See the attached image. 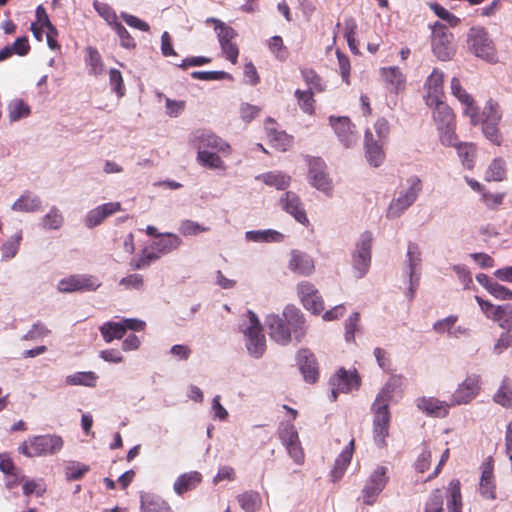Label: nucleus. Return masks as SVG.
Masks as SVG:
<instances>
[{
    "label": "nucleus",
    "mask_w": 512,
    "mask_h": 512,
    "mask_svg": "<svg viewBox=\"0 0 512 512\" xmlns=\"http://www.w3.org/2000/svg\"><path fill=\"white\" fill-rule=\"evenodd\" d=\"M480 494L487 499H495V484L493 480V466L490 463L484 465L482 469L480 484Z\"/></svg>",
    "instance_id": "7c9ffc66"
},
{
    "label": "nucleus",
    "mask_w": 512,
    "mask_h": 512,
    "mask_svg": "<svg viewBox=\"0 0 512 512\" xmlns=\"http://www.w3.org/2000/svg\"><path fill=\"white\" fill-rule=\"evenodd\" d=\"M477 303L479 304L481 310L485 315L492 319L493 321L499 320L501 318V312L503 311V305H494L490 301L484 300L479 296L475 297Z\"/></svg>",
    "instance_id": "09e8293b"
},
{
    "label": "nucleus",
    "mask_w": 512,
    "mask_h": 512,
    "mask_svg": "<svg viewBox=\"0 0 512 512\" xmlns=\"http://www.w3.org/2000/svg\"><path fill=\"white\" fill-rule=\"evenodd\" d=\"M329 383L332 387V401H336L339 393H349L352 390H358L361 385V377L356 369L346 370L339 368L330 378Z\"/></svg>",
    "instance_id": "6e6552de"
},
{
    "label": "nucleus",
    "mask_w": 512,
    "mask_h": 512,
    "mask_svg": "<svg viewBox=\"0 0 512 512\" xmlns=\"http://www.w3.org/2000/svg\"><path fill=\"white\" fill-rule=\"evenodd\" d=\"M497 322L502 329L512 332V304L503 305L501 318Z\"/></svg>",
    "instance_id": "774afa93"
},
{
    "label": "nucleus",
    "mask_w": 512,
    "mask_h": 512,
    "mask_svg": "<svg viewBox=\"0 0 512 512\" xmlns=\"http://www.w3.org/2000/svg\"><path fill=\"white\" fill-rule=\"evenodd\" d=\"M417 407L426 412L428 415L435 417H445L449 413V408L452 406L444 401H440L434 397H422L416 401Z\"/></svg>",
    "instance_id": "393cba45"
},
{
    "label": "nucleus",
    "mask_w": 512,
    "mask_h": 512,
    "mask_svg": "<svg viewBox=\"0 0 512 512\" xmlns=\"http://www.w3.org/2000/svg\"><path fill=\"white\" fill-rule=\"evenodd\" d=\"M109 82L112 90L119 96L122 97L125 94V86L122 78V74L117 69H111L109 71Z\"/></svg>",
    "instance_id": "680f3d73"
},
{
    "label": "nucleus",
    "mask_w": 512,
    "mask_h": 512,
    "mask_svg": "<svg viewBox=\"0 0 512 512\" xmlns=\"http://www.w3.org/2000/svg\"><path fill=\"white\" fill-rule=\"evenodd\" d=\"M424 512H444L443 493L440 489L431 492L425 503Z\"/></svg>",
    "instance_id": "3c124183"
},
{
    "label": "nucleus",
    "mask_w": 512,
    "mask_h": 512,
    "mask_svg": "<svg viewBox=\"0 0 512 512\" xmlns=\"http://www.w3.org/2000/svg\"><path fill=\"white\" fill-rule=\"evenodd\" d=\"M354 439H351L349 444L343 449L335 460L334 468L331 471V476L334 481L339 480L345 473L349 466L353 453H354Z\"/></svg>",
    "instance_id": "cd10ccee"
},
{
    "label": "nucleus",
    "mask_w": 512,
    "mask_h": 512,
    "mask_svg": "<svg viewBox=\"0 0 512 512\" xmlns=\"http://www.w3.org/2000/svg\"><path fill=\"white\" fill-rule=\"evenodd\" d=\"M482 379L478 374L468 375L456 388L451 397V405L468 404L474 400L481 391Z\"/></svg>",
    "instance_id": "ddd939ff"
},
{
    "label": "nucleus",
    "mask_w": 512,
    "mask_h": 512,
    "mask_svg": "<svg viewBox=\"0 0 512 512\" xmlns=\"http://www.w3.org/2000/svg\"><path fill=\"white\" fill-rule=\"evenodd\" d=\"M373 415V439L379 447L386 446V438L389 436L391 412L389 403L375 399L371 405Z\"/></svg>",
    "instance_id": "39448f33"
},
{
    "label": "nucleus",
    "mask_w": 512,
    "mask_h": 512,
    "mask_svg": "<svg viewBox=\"0 0 512 512\" xmlns=\"http://www.w3.org/2000/svg\"><path fill=\"white\" fill-rule=\"evenodd\" d=\"M433 117L440 132V141L446 146L455 145L457 135L455 133V115L452 109L442 101L435 102Z\"/></svg>",
    "instance_id": "7ed1b4c3"
},
{
    "label": "nucleus",
    "mask_w": 512,
    "mask_h": 512,
    "mask_svg": "<svg viewBox=\"0 0 512 512\" xmlns=\"http://www.w3.org/2000/svg\"><path fill=\"white\" fill-rule=\"evenodd\" d=\"M237 501L245 512H256L262 505L260 494L252 490L239 494Z\"/></svg>",
    "instance_id": "4c0bfd02"
},
{
    "label": "nucleus",
    "mask_w": 512,
    "mask_h": 512,
    "mask_svg": "<svg viewBox=\"0 0 512 512\" xmlns=\"http://www.w3.org/2000/svg\"><path fill=\"white\" fill-rule=\"evenodd\" d=\"M269 50L280 60L288 57V50L281 36H273L268 41Z\"/></svg>",
    "instance_id": "6e6d98bb"
},
{
    "label": "nucleus",
    "mask_w": 512,
    "mask_h": 512,
    "mask_svg": "<svg viewBox=\"0 0 512 512\" xmlns=\"http://www.w3.org/2000/svg\"><path fill=\"white\" fill-rule=\"evenodd\" d=\"M197 160L201 165L210 169H225L224 162L220 156L215 153L198 151Z\"/></svg>",
    "instance_id": "de8ad7c7"
},
{
    "label": "nucleus",
    "mask_w": 512,
    "mask_h": 512,
    "mask_svg": "<svg viewBox=\"0 0 512 512\" xmlns=\"http://www.w3.org/2000/svg\"><path fill=\"white\" fill-rule=\"evenodd\" d=\"M404 381L405 379L403 376L392 375L380 390V392L376 395L375 399L388 402L390 404L394 393L402 388Z\"/></svg>",
    "instance_id": "72a5a7b5"
},
{
    "label": "nucleus",
    "mask_w": 512,
    "mask_h": 512,
    "mask_svg": "<svg viewBox=\"0 0 512 512\" xmlns=\"http://www.w3.org/2000/svg\"><path fill=\"white\" fill-rule=\"evenodd\" d=\"M454 146L457 148L463 166L472 170L475 166L476 146L473 143H460L458 145L455 143Z\"/></svg>",
    "instance_id": "ea45409f"
},
{
    "label": "nucleus",
    "mask_w": 512,
    "mask_h": 512,
    "mask_svg": "<svg viewBox=\"0 0 512 512\" xmlns=\"http://www.w3.org/2000/svg\"><path fill=\"white\" fill-rule=\"evenodd\" d=\"M266 324L270 338L281 345L291 342V330L298 342L302 341L306 335V320L303 313L294 305L285 307L283 317L269 315Z\"/></svg>",
    "instance_id": "f257e3e1"
},
{
    "label": "nucleus",
    "mask_w": 512,
    "mask_h": 512,
    "mask_svg": "<svg viewBox=\"0 0 512 512\" xmlns=\"http://www.w3.org/2000/svg\"><path fill=\"white\" fill-rule=\"evenodd\" d=\"M389 482L388 468L378 465L368 476L358 500L364 505L372 506Z\"/></svg>",
    "instance_id": "20e7f679"
},
{
    "label": "nucleus",
    "mask_w": 512,
    "mask_h": 512,
    "mask_svg": "<svg viewBox=\"0 0 512 512\" xmlns=\"http://www.w3.org/2000/svg\"><path fill=\"white\" fill-rule=\"evenodd\" d=\"M301 75L309 90L316 91L317 93L325 91V84L323 83L321 76L315 70L311 68H303L301 69Z\"/></svg>",
    "instance_id": "79ce46f5"
},
{
    "label": "nucleus",
    "mask_w": 512,
    "mask_h": 512,
    "mask_svg": "<svg viewBox=\"0 0 512 512\" xmlns=\"http://www.w3.org/2000/svg\"><path fill=\"white\" fill-rule=\"evenodd\" d=\"M381 75L389 92L397 94L405 89L406 78L399 67H384Z\"/></svg>",
    "instance_id": "b1692460"
},
{
    "label": "nucleus",
    "mask_w": 512,
    "mask_h": 512,
    "mask_svg": "<svg viewBox=\"0 0 512 512\" xmlns=\"http://www.w3.org/2000/svg\"><path fill=\"white\" fill-rule=\"evenodd\" d=\"M336 56L338 59V65L340 70V75L342 77V80L349 85L350 84V71H351V64L350 60L347 55L342 53L341 51H336Z\"/></svg>",
    "instance_id": "e2e57ef3"
},
{
    "label": "nucleus",
    "mask_w": 512,
    "mask_h": 512,
    "mask_svg": "<svg viewBox=\"0 0 512 512\" xmlns=\"http://www.w3.org/2000/svg\"><path fill=\"white\" fill-rule=\"evenodd\" d=\"M160 258V255L154 251L143 250L141 256L138 259H134L130 262L133 269L138 270L148 267L152 262Z\"/></svg>",
    "instance_id": "603ef678"
},
{
    "label": "nucleus",
    "mask_w": 512,
    "mask_h": 512,
    "mask_svg": "<svg viewBox=\"0 0 512 512\" xmlns=\"http://www.w3.org/2000/svg\"><path fill=\"white\" fill-rule=\"evenodd\" d=\"M430 7L440 19L446 21L450 26L456 27L460 23V19L458 17L450 13L441 5L434 3L431 4Z\"/></svg>",
    "instance_id": "0e129e2a"
},
{
    "label": "nucleus",
    "mask_w": 512,
    "mask_h": 512,
    "mask_svg": "<svg viewBox=\"0 0 512 512\" xmlns=\"http://www.w3.org/2000/svg\"><path fill=\"white\" fill-rule=\"evenodd\" d=\"M11 208L18 212H36L41 208V200L38 196L26 192L12 204Z\"/></svg>",
    "instance_id": "c9c22d12"
},
{
    "label": "nucleus",
    "mask_w": 512,
    "mask_h": 512,
    "mask_svg": "<svg viewBox=\"0 0 512 512\" xmlns=\"http://www.w3.org/2000/svg\"><path fill=\"white\" fill-rule=\"evenodd\" d=\"M288 268L293 273L300 276H309L315 270L314 260L308 254L300 250L290 252Z\"/></svg>",
    "instance_id": "4be33fe9"
},
{
    "label": "nucleus",
    "mask_w": 512,
    "mask_h": 512,
    "mask_svg": "<svg viewBox=\"0 0 512 512\" xmlns=\"http://www.w3.org/2000/svg\"><path fill=\"white\" fill-rule=\"evenodd\" d=\"M202 481L201 473L197 471H190L180 475L174 483V491L178 495L195 489Z\"/></svg>",
    "instance_id": "c756f323"
},
{
    "label": "nucleus",
    "mask_w": 512,
    "mask_h": 512,
    "mask_svg": "<svg viewBox=\"0 0 512 512\" xmlns=\"http://www.w3.org/2000/svg\"><path fill=\"white\" fill-rule=\"evenodd\" d=\"M308 181L316 188L328 195L332 193L333 182L327 171L325 161L320 157L308 159Z\"/></svg>",
    "instance_id": "0eeeda50"
},
{
    "label": "nucleus",
    "mask_w": 512,
    "mask_h": 512,
    "mask_svg": "<svg viewBox=\"0 0 512 512\" xmlns=\"http://www.w3.org/2000/svg\"><path fill=\"white\" fill-rule=\"evenodd\" d=\"M330 125L332 126L339 141L346 147H352L357 142L355 125L346 116H330Z\"/></svg>",
    "instance_id": "6ab92c4d"
},
{
    "label": "nucleus",
    "mask_w": 512,
    "mask_h": 512,
    "mask_svg": "<svg viewBox=\"0 0 512 512\" xmlns=\"http://www.w3.org/2000/svg\"><path fill=\"white\" fill-rule=\"evenodd\" d=\"M485 120L482 123V130L487 139L495 145H501L502 136L497 127L501 120V113L497 103L489 101L484 108Z\"/></svg>",
    "instance_id": "dca6fc26"
},
{
    "label": "nucleus",
    "mask_w": 512,
    "mask_h": 512,
    "mask_svg": "<svg viewBox=\"0 0 512 512\" xmlns=\"http://www.w3.org/2000/svg\"><path fill=\"white\" fill-rule=\"evenodd\" d=\"M191 76L194 79L204 80V81H214V80H223V79H232V75L225 71H194Z\"/></svg>",
    "instance_id": "5fc2aeb1"
},
{
    "label": "nucleus",
    "mask_w": 512,
    "mask_h": 512,
    "mask_svg": "<svg viewBox=\"0 0 512 512\" xmlns=\"http://www.w3.org/2000/svg\"><path fill=\"white\" fill-rule=\"evenodd\" d=\"M21 240V232H18L10 237L1 247L2 259L9 260L14 258L18 253Z\"/></svg>",
    "instance_id": "49530a36"
},
{
    "label": "nucleus",
    "mask_w": 512,
    "mask_h": 512,
    "mask_svg": "<svg viewBox=\"0 0 512 512\" xmlns=\"http://www.w3.org/2000/svg\"><path fill=\"white\" fill-rule=\"evenodd\" d=\"M30 113L29 106L22 100L14 101L9 107V117L12 121L27 117Z\"/></svg>",
    "instance_id": "13d9d810"
},
{
    "label": "nucleus",
    "mask_w": 512,
    "mask_h": 512,
    "mask_svg": "<svg viewBox=\"0 0 512 512\" xmlns=\"http://www.w3.org/2000/svg\"><path fill=\"white\" fill-rule=\"evenodd\" d=\"M93 6L98 14L105 19V21L112 27L117 23V15L115 11L106 3L94 1Z\"/></svg>",
    "instance_id": "4d7b16f0"
},
{
    "label": "nucleus",
    "mask_w": 512,
    "mask_h": 512,
    "mask_svg": "<svg viewBox=\"0 0 512 512\" xmlns=\"http://www.w3.org/2000/svg\"><path fill=\"white\" fill-rule=\"evenodd\" d=\"M280 203L283 210L292 215L297 222L305 226L309 225V220L307 218L301 199L295 192L287 191L281 197Z\"/></svg>",
    "instance_id": "412c9836"
},
{
    "label": "nucleus",
    "mask_w": 512,
    "mask_h": 512,
    "mask_svg": "<svg viewBox=\"0 0 512 512\" xmlns=\"http://www.w3.org/2000/svg\"><path fill=\"white\" fill-rule=\"evenodd\" d=\"M453 34L444 24L436 22L432 31V48L439 60L446 61L454 55Z\"/></svg>",
    "instance_id": "9b49d317"
},
{
    "label": "nucleus",
    "mask_w": 512,
    "mask_h": 512,
    "mask_svg": "<svg viewBox=\"0 0 512 512\" xmlns=\"http://www.w3.org/2000/svg\"><path fill=\"white\" fill-rule=\"evenodd\" d=\"M111 28L120 38V44L122 47L127 49H134L136 47V42L134 38L130 35L127 29L120 22L114 23V25Z\"/></svg>",
    "instance_id": "864d4df0"
},
{
    "label": "nucleus",
    "mask_w": 512,
    "mask_h": 512,
    "mask_svg": "<svg viewBox=\"0 0 512 512\" xmlns=\"http://www.w3.org/2000/svg\"><path fill=\"white\" fill-rule=\"evenodd\" d=\"M431 459H432V450L428 447H425L422 452L419 454L416 462H415V469L419 473L426 472L431 465Z\"/></svg>",
    "instance_id": "69168bd1"
},
{
    "label": "nucleus",
    "mask_w": 512,
    "mask_h": 512,
    "mask_svg": "<svg viewBox=\"0 0 512 512\" xmlns=\"http://www.w3.org/2000/svg\"><path fill=\"white\" fill-rule=\"evenodd\" d=\"M506 178V164L502 158H495L485 173V180L491 181H503Z\"/></svg>",
    "instance_id": "a19ab883"
},
{
    "label": "nucleus",
    "mask_w": 512,
    "mask_h": 512,
    "mask_svg": "<svg viewBox=\"0 0 512 512\" xmlns=\"http://www.w3.org/2000/svg\"><path fill=\"white\" fill-rule=\"evenodd\" d=\"M86 51L88 55L86 62L89 66V72L95 76L102 74L104 70V64L98 50L89 46Z\"/></svg>",
    "instance_id": "c03bdc74"
},
{
    "label": "nucleus",
    "mask_w": 512,
    "mask_h": 512,
    "mask_svg": "<svg viewBox=\"0 0 512 512\" xmlns=\"http://www.w3.org/2000/svg\"><path fill=\"white\" fill-rule=\"evenodd\" d=\"M63 216L59 210L55 207L51 208L50 211L42 218V226L47 230L59 229L63 224Z\"/></svg>",
    "instance_id": "8fccbe9b"
},
{
    "label": "nucleus",
    "mask_w": 512,
    "mask_h": 512,
    "mask_svg": "<svg viewBox=\"0 0 512 512\" xmlns=\"http://www.w3.org/2000/svg\"><path fill=\"white\" fill-rule=\"evenodd\" d=\"M247 314L250 325L244 331L247 338L246 346L250 354L259 358L266 350V340L263 334V328L254 312L249 310Z\"/></svg>",
    "instance_id": "9d476101"
},
{
    "label": "nucleus",
    "mask_w": 512,
    "mask_h": 512,
    "mask_svg": "<svg viewBox=\"0 0 512 512\" xmlns=\"http://www.w3.org/2000/svg\"><path fill=\"white\" fill-rule=\"evenodd\" d=\"M467 45L469 50L479 58L486 61H494L496 58L493 41L484 27L470 28L467 34Z\"/></svg>",
    "instance_id": "423d86ee"
},
{
    "label": "nucleus",
    "mask_w": 512,
    "mask_h": 512,
    "mask_svg": "<svg viewBox=\"0 0 512 512\" xmlns=\"http://www.w3.org/2000/svg\"><path fill=\"white\" fill-rule=\"evenodd\" d=\"M492 400L505 409L512 408V379L510 377L504 376L502 378L499 387L493 394Z\"/></svg>",
    "instance_id": "c85d7f7f"
},
{
    "label": "nucleus",
    "mask_w": 512,
    "mask_h": 512,
    "mask_svg": "<svg viewBox=\"0 0 512 512\" xmlns=\"http://www.w3.org/2000/svg\"><path fill=\"white\" fill-rule=\"evenodd\" d=\"M275 124L276 123L273 119H267L265 126L267 137L273 146L284 151L290 145L291 140L284 131H278L272 127Z\"/></svg>",
    "instance_id": "2f4dec72"
},
{
    "label": "nucleus",
    "mask_w": 512,
    "mask_h": 512,
    "mask_svg": "<svg viewBox=\"0 0 512 512\" xmlns=\"http://www.w3.org/2000/svg\"><path fill=\"white\" fill-rule=\"evenodd\" d=\"M365 154L367 161L370 165L374 167H379L384 159L385 153L383 151L382 145H380L373 137V134L370 130L365 132Z\"/></svg>",
    "instance_id": "a878e982"
},
{
    "label": "nucleus",
    "mask_w": 512,
    "mask_h": 512,
    "mask_svg": "<svg viewBox=\"0 0 512 512\" xmlns=\"http://www.w3.org/2000/svg\"><path fill=\"white\" fill-rule=\"evenodd\" d=\"M101 286L99 279L93 275L75 274L58 283V290L64 293L76 291H96Z\"/></svg>",
    "instance_id": "2eb2a0df"
},
{
    "label": "nucleus",
    "mask_w": 512,
    "mask_h": 512,
    "mask_svg": "<svg viewBox=\"0 0 512 512\" xmlns=\"http://www.w3.org/2000/svg\"><path fill=\"white\" fill-rule=\"evenodd\" d=\"M444 73L438 69H434L426 80L425 87L427 90L426 103L432 107L435 102L441 101L443 96Z\"/></svg>",
    "instance_id": "5701e85b"
},
{
    "label": "nucleus",
    "mask_w": 512,
    "mask_h": 512,
    "mask_svg": "<svg viewBox=\"0 0 512 512\" xmlns=\"http://www.w3.org/2000/svg\"><path fill=\"white\" fill-rule=\"evenodd\" d=\"M208 22H212L215 24V30L217 31V36L220 44L232 42L233 39L237 36L236 31L232 27L226 25L218 19L211 18L208 19Z\"/></svg>",
    "instance_id": "a18cd8bd"
},
{
    "label": "nucleus",
    "mask_w": 512,
    "mask_h": 512,
    "mask_svg": "<svg viewBox=\"0 0 512 512\" xmlns=\"http://www.w3.org/2000/svg\"><path fill=\"white\" fill-rule=\"evenodd\" d=\"M182 243V240L179 236L172 233H167L163 235L160 239L153 242L152 248L159 255L167 254L176 250Z\"/></svg>",
    "instance_id": "f704fd0d"
},
{
    "label": "nucleus",
    "mask_w": 512,
    "mask_h": 512,
    "mask_svg": "<svg viewBox=\"0 0 512 512\" xmlns=\"http://www.w3.org/2000/svg\"><path fill=\"white\" fill-rule=\"evenodd\" d=\"M298 297L307 310L319 314L324 310V301L318 289L309 281H301L297 284Z\"/></svg>",
    "instance_id": "f3484780"
},
{
    "label": "nucleus",
    "mask_w": 512,
    "mask_h": 512,
    "mask_svg": "<svg viewBox=\"0 0 512 512\" xmlns=\"http://www.w3.org/2000/svg\"><path fill=\"white\" fill-rule=\"evenodd\" d=\"M97 378V375L92 371L77 372L67 376L66 383L69 385H83L87 387H95Z\"/></svg>",
    "instance_id": "37998d69"
},
{
    "label": "nucleus",
    "mask_w": 512,
    "mask_h": 512,
    "mask_svg": "<svg viewBox=\"0 0 512 512\" xmlns=\"http://www.w3.org/2000/svg\"><path fill=\"white\" fill-rule=\"evenodd\" d=\"M281 443L286 447L289 456L298 465H302L305 460V453L301 446L298 432L291 423H281L278 428Z\"/></svg>",
    "instance_id": "1a4fd4ad"
},
{
    "label": "nucleus",
    "mask_w": 512,
    "mask_h": 512,
    "mask_svg": "<svg viewBox=\"0 0 512 512\" xmlns=\"http://www.w3.org/2000/svg\"><path fill=\"white\" fill-rule=\"evenodd\" d=\"M315 93L317 92L309 89H297L294 93L299 108L306 114L313 115L315 112Z\"/></svg>",
    "instance_id": "58836bf2"
},
{
    "label": "nucleus",
    "mask_w": 512,
    "mask_h": 512,
    "mask_svg": "<svg viewBox=\"0 0 512 512\" xmlns=\"http://www.w3.org/2000/svg\"><path fill=\"white\" fill-rule=\"evenodd\" d=\"M161 508H165V502L150 497H141L142 512H161Z\"/></svg>",
    "instance_id": "338daca9"
},
{
    "label": "nucleus",
    "mask_w": 512,
    "mask_h": 512,
    "mask_svg": "<svg viewBox=\"0 0 512 512\" xmlns=\"http://www.w3.org/2000/svg\"><path fill=\"white\" fill-rule=\"evenodd\" d=\"M64 440L60 435L45 434L29 438L21 443L18 452L26 457L54 455L62 450Z\"/></svg>",
    "instance_id": "f03ea898"
},
{
    "label": "nucleus",
    "mask_w": 512,
    "mask_h": 512,
    "mask_svg": "<svg viewBox=\"0 0 512 512\" xmlns=\"http://www.w3.org/2000/svg\"><path fill=\"white\" fill-rule=\"evenodd\" d=\"M256 180L264 182L268 186L275 187L278 190L286 189L291 182V177L282 172L270 171L255 177Z\"/></svg>",
    "instance_id": "473e14b6"
},
{
    "label": "nucleus",
    "mask_w": 512,
    "mask_h": 512,
    "mask_svg": "<svg viewBox=\"0 0 512 512\" xmlns=\"http://www.w3.org/2000/svg\"><path fill=\"white\" fill-rule=\"evenodd\" d=\"M246 237L253 241H278L282 235L281 233L273 230L267 231H248Z\"/></svg>",
    "instance_id": "bf43d9fd"
},
{
    "label": "nucleus",
    "mask_w": 512,
    "mask_h": 512,
    "mask_svg": "<svg viewBox=\"0 0 512 512\" xmlns=\"http://www.w3.org/2000/svg\"><path fill=\"white\" fill-rule=\"evenodd\" d=\"M407 258L410 276V298H413L414 292L418 286V277L416 276V269L421 264V252L417 244L409 243L407 250Z\"/></svg>",
    "instance_id": "bb28decb"
},
{
    "label": "nucleus",
    "mask_w": 512,
    "mask_h": 512,
    "mask_svg": "<svg viewBox=\"0 0 512 512\" xmlns=\"http://www.w3.org/2000/svg\"><path fill=\"white\" fill-rule=\"evenodd\" d=\"M421 189L422 185L420 179H412L411 185L406 190V192L401 193L397 199L393 200L390 203L387 209V217L390 219L399 217L406 209H408L415 202Z\"/></svg>",
    "instance_id": "4468645a"
},
{
    "label": "nucleus",
    "mask_w": 512,
    "mask_h": 512,
    "mask_svg": "<svg viewBox=\"0 0 512 512\" xmlns=\"http://www.w3.org/2000/svg\"><path fill=\"white\" fill-rule=\"evenodd\" d=\"M372 240V234L366 231L361 235L360 241L356 246V252L353 255V268L356 278L364 277L369 270Z\"/></svg>",
    "instance_id": "f8f14e48"
},
{
    "label": "nucleus",
    "mask_w": 512,
    "mask_h": 512,
    "mask_svg": "<svg viewBox=\"0 0 512 512\" xmlns=\"http://www.w3.org/2000/svg\"><path fill=\"white\" fill-rule=\"evenodd\" d=\"M190 141L198 151H203L202 148H212L224 153L230 151V145L227 142L207 130L195 131Z\"/></svg>",
    "instance_id": "aec40b11"
},
{
    "label": "nucleus",
    "mask_w": 512,
    "mask_h": 512,
    "mask_svg": "<svg viewBox=\"0 0 512 512\" xmlns=\"http://www.w3.org/2000/svg\"><path fill=\"white\" fill-rule=\"evenodd\" d=\"M208 230V227H204L192 220H183L179 225V231L184 236L197 235Z\"/></svg>",
    "instance_id": "052dcab7"
},
{
    "label": "nucleus",
    "mask_w": 512,
    "mask_h": 512,
    "mask_svg": "<svg viewBox=\"0 0 512 512\" xmlns=\"http://www.w3.org/2000/svg\"><path fill=\"white\" fill-rule=\"evenodd\" d=\"M296 360L304 380L310 384L316 383L320 373L314 353L307 348H302L298 351Z\"/></svg>",
    "instance_id": "a211bd4d"
},
{
    "label": "nucleus",
    "mask_w": 512,
    "mask_h": 512,
    "mask_svg": "<svg viewBox=\"0 0 512 512\" xmlns=\"http://www.w3.org/2000/svg\"><path fill=\"white\" fill-rule=\"evenodd\" d=\"M99 330L106 343L115 339H122L125 335V327H123L122 322H105L99 327Z\"/></svg>",
    "instance_id": "e433bc0d"
}]
</instances>
